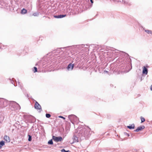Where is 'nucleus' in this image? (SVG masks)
I'll list each match as a JSON object with an SVG mask.
<instances>
[{"label":"nucleus","instance_id":"obj_32","mask_svg":"<svg viewBox=\"0 0 152 152\" xmlns=\"http://www.w3.org/2000/svg\"><path fill=\"white\" fill-rule=\"evenodd\" d=\"M104 72H107V73H108V71H106V70H105V71H104Z\"/></svg>","mask_w":152,"mask_h":152},{"label":"nucleus","instance_id":"obj_36","mask_svg":"<svg viewBox=\"0 0 152 152\" xmlns=\"http://www.w3.org/2000/svg\"><path fill=\"white\" fill-rule=\"evenodd\" d=\"M20 88H21V89H22V86H21V87Z\"/></svg>","mask_w":152,"mask_h":152},{"label":"nucleus","instance_id":"obj_5","mask_svg":"<svg viewBox=\"0 0 152 152\" xmlns=\"http://www.w3.org/2000/svg\"><path fill=\"white\" fill-rule=\"evenodd\" d=\"M34 107L35 109L39 110V112H41L42 111L41 106L36 101L34 105Z\"/></svg>","mask_w":152,"mask_h":152},{"label":"nucleus","instance_id":"obj_25","mask_svg":"<svg viewBox=\"0 0 152 152\" xmlns=\"http://www.w3.org/2000/svg\"><path fill=\"white\" fill-rule=\"evenodd\" d=\"M124 3L126 4H129L128 2V1H124Z\"/></svg>","mask_w":152,"mask_h":152},{"label":"nucleus","instance_id":"obj_11","mask_svg":"<svg viewBox=\"0 0 152 152\" xmlns=\"http://www.w3.org/2000/svg\"><path fill=\"white\" fill-rule=\"evenodd\" d=\"M4 139L5 141L7 142H10V139L9 136H5L4 137Z\"/></svg>","mask_w":152,"mask_h":152},{"label":"nucleus","instance_id":"obj_35","mask_svg":"<svg viewBox=\"0 0 152 152\" xmlns=\"http://www.w3.org/2000/svg\"><path fill=\"white\" fill-rule=\"evenodd\" d=\"M126 54L127 56L128 55L127 54V53H126Z\"/></svg>","mask_w":152,"mask_h":152},{"label":"nucleus","instance_id":"obj_19","mask_svg":"<svg viewBox=\"0 0 152 152\" xmlns=\"http://www.w3.org/2000/svg\"><path fill=\"white\" fill-rule=\"evenodd\" d=\"M140 118L141 120V123H143L145 121V119L144 118L142 117H141Z\"/></svg>","mask_w":152,"mask_h":152},{"label":"nucleus","instance_id":"obj_33","mask_svg":"<svg viewBox=\"0 0 152 152\" xmlns=\"http://www.w3.org/2000/svg\"><path fill=\"white\" fill-rule=\"evenodd\" d=\"M18 84L19 85H20V82H18Z\"/></svg>","mask_w":152,"mask_h":152},{"label":"nucleus","instance_id":"obj_27","mask_svg":"<svg viewBox=\"0 0 152 152\" xmlns=\"http://www.w3.org/2000/svg\"><path fill=\"white\" fill-rule=\"evenodd\" d=\"M90 1L91 4H92L94 2L93 0H90Z\"/></svg>","mask_w":152,"mask_h":152},{"label":"nucleus","instance_id":"obj_12","mask_svg":"<svg viewBox=\"0 0 152 152\" xmlns=\"http://www.w3.org/2000/svg\"><path fill=\"white\" fill-rule=\"evenodd\" d=\"M135 125L134 124H132L129 126H127V127L129 129H133L134 128Z\"/></svg>","mask_w":152,"mask_h":152},{"label":"nucleus","instance_id":"obj_18","mask_svg":"<svg viewBox=\"0 0 152 152\" xmlns=\"http://www.w3.org/2000/svg\"><path fill=\"white\" fill-rule=\"evenodd\" d=\"M61 152H70V151L67 150L66 151L64 149H63L61 150Z\"/></svg>","mask_w":152,"mask_h":152},{"label":"nucleus","instance_id":"obj_8","mask_svg":"<svg viewBox=\"0 0 152 152\" xmlns=\"http://www.w3.org/2000/svg\"><path fill=\"white\" fill-rule=\"evenodd\" d=\"M77 136L75 135H74L73 137V140L74 142H78V138H80L77 135Z\"/></svg>","mask_w":152,"mask_h":152},{"label":"nucleus","instance_id":"obj_2","mask_svg":"<svg viewBox=\"0 0 152 152\" xmlns=\"http://www.w3.org/2000/svg\"><path fill=\"white\" fill-rule=\"evenodd\" d=\"M10 108L12 110H19L20 109V105L15 102L11 101L9 103Z\"/></svg>","mask_w":152,"mask_h":152},{"label":"nucleus","instance_id":"obj_28","mask_svg":"<svg viewBox=\"0 0 152 152\" xmlns=\"http://www.w3.org/2000/svg\"><path fill=\"white\" fill-rule=\"evenodd\" d=\"M14 82L13 81H12V83L13 85H14V86H15V85L14 84Z\"/></svg>","mask_w":152,"mask_h":152},{"label":"nucleus","instance_id":"obj_10","mask_svg":"<svg viewBox=\"0 0 152 152\" xmlns=\"http://www.w3.org/2000/svg\"><path fill=\"white\" fill-rule=\"evenodd\" d=\"M148 72V70L146 68L145 66H144L143 70L142 73L145 75H147Z\"/></svg>","mask_w":152,"mask_h":152},{"label":"nucleus","instance_id":"obj_20","mask_svg":"<svg viewBox=\"0 0 152 152\" xmlns=\"http://www.w3.org/2000/svg\"><path fill=\"white\" fill-rule=\"evenodd\" d=\"M34 72H37V68L36 67H34V69L33 70Z\"/></svg>","mask_w":152,"mask_h":152},{"label":"nucleus","instance_id":"obj_16","mask_svg":"<svg viewBox=\"0 0 152 152\" xmlns=\"http://www.w3.org/2000/svg\"><path fill=\"white\" fill-rule=\"evenodd\" d=\"M48 144L50 145H52L53 144V142L52 141V139H51L49 140L48 142Z\"/></svg>","mask_w":152,"mask_h":152},{"label":"nucleus","instance_id":"obj_6","mask_svg":"<svg viewBox=\"0 0 152 152\" xmlns=\"http://www.w3.org/2000/svg\"><path fill=\"white\" fill-rule=\"evenodd\" d=\"M74 66V64H72L71 63L69 64L67 67V69L69 70H72Z\"/></svg>","mask_w":152,"mask_h":152},{"label":"nucleus","instance_id":"obj_24","mask_svg":"<svg viewBox=\"0 0 152 152\" xmlns=\"http://www.w3.org/2000/svg\"><path fill=\"white\" fill-rule=\"evenodd\" d=\"M115 1H118V2H123V0H114Z\"/></svg>","mask_w":152,"mask_h":152},{"label":"nucleus","instance_id":"obj_13","mask_svg":"<svg viewBox=\"0 0 152 152\" xmlns=\"http://www.w3.org/2000/svg\"><path fill=\"white\" fill-rule=\"evenodd\" d=\"M4 145V142L3 141H0V149Z\"/></svg>","mask_w":152,"mask_h":152},{"label":"nucleus","instance_id":"obj_21","mask_svg":"<svg viewBox=\"0 0 152 152\" xmlns=\"http://www.w3.org/2000/svg\"><path fill=\"white\" fill-rule=\"evenodd\" d=\"M51 116V115L49 113H46V117L47 118H49Z\"/></svg>","mask_w":152,"mask_h":152},{"label":"nucleus","instance_id":"obj_9","mask_svg":"<svg viewBox=\"0 0 152 152\" xmlns=\"http://www.w3.org/2000/svg\"><path fill=\"white\" fill-rule=\"evenodd\" d=\"M66 15H54V18H62L66 16Z\"/></svg>","mask_w":152,"mask_h":152},{"label":"nucleus","instance_id":"obj_1","mask_svg":"<svg viewBox=\"0 0 152 152\" xmlns=\"http://www.w3.org/2000/svg\"><path fill=\"white\" fill-rule=\"evenodd\" d=\"M91 129L88 126L83 128L78 134V136L81 140L88 138L91 135Z\"/></svg>","mask_w":152,"mask_h":152},{"label":"nucleus","instance_id":"obj_14","mask_svg":"<svg viewBox=\"0 0 152 152\" xmlns=\"http://www.w3.org/2000/svg\"><path fill=\"white\" fill-rule=\"evenodd\" d=\"M27 12V10L24 8H23L21 11V13L22 14H25Z\"/></svg>","mask_w":152,"mask_h":152},{"label":"nucleus","instance_id":"obj_15","mask_svg":"<svg viewBox=\"0 0 152 152\" xmlns=\"http://www.w3.org/2000/svg\"><path fill=\"white\" fill-rule=\"evenodd\" d=\"M145 31L148 34H152V31L151 30H145Z\"/></svg>","mask_w":152,"mask_h":152},{"label":"nucleus","instance_id":"obj_30","mask_svg":"<svg viewBox=\"0 0 152 152\" xmlns=\"http://www.w3.org/2000/svg\"><path fill=\"white\" fill-rule=\"evenodd\" d=\"M33 118V121H35V118L34 117Z\"/></svg>","mask_w":152,"mask_h":152},{"label":"nucleus","instance_id":"obj_31","mask_svg":"<svg viewBox=\"0 0 152 152\" xmlns=\"http://www.w3.org/2000/svg\"><path fill=\"white\" fill-rule=\"evenodd\" d=\"M126 134L128 136H129V135L128 134H127V133H126Z\"/></svg>","mask_w":152,"mask_h":152},{"label":"nucleus","instance_id":"obj_22","mask_svg":"<svg viewBox=\"0 0 152 152\" xmlns=\"http://www.w3.org/2000/svg\"><path fill=\"white\" fill-rule=\"evenodd\" d=\"M28 140L30 141L31 140V136L30 135H28Z\"/></svg>","mask_w":152,"mask_h":152},{"label":"nucleus","instance_id":"obj_4","mask_svg":"<svg viewBox=\"0 0 152 152\" xmlns=\"http://www.w3.org/2000/svg\"><path fill=\"white\" fill-rule=\"evenodd\" d=\"M52 139L56 142H61L63 140V138L61 137H56L53 136Z\"/></svg>","mask_w":152,"mask_h":152},{"label":"nucleus","instance_id":"obj_26","mask_svg":"<svg viewBox=\"0 0 152 152\" xmlns=\"http://www.w3.org/2000/svg\"><path fill=\"white\" fill-rule=\"evenodd\" d=\"M59 117L60 118H62L64 120L65 119V118L64 117H63V116H59Z\"/></svg>","mask_w":152,"mask_h":152},{"label":"nucleus","instance_id":"obj_23","mask_svg":"<svg viewBox=\"0 0 152 152\" xmlns=\"http://www.w3.org/2000/svg\"><path fill=\"white\" fill-rule=\"evenodd\" d=\"M72 116H73V117H76L77 118V117H76V116H75V115H70L68 116V117H69V118H70Z\"/></svg>","mask_w":152,"mask_h":152},{"label":"nucleus","instance_id":"obj_29","mask_svg":"<svg viewBox=\"0 0 152 152\" xmlns=\"http://www.w3.org/2000/svg\"><path fill=\"white\" fill-rule=\"evenodd\" d=\"M150 89H151V90L152 91V85L151 86V87Z\"/></svg>","mask_w":152,"mask_h":152},{"label":"nucleus","instance_id":"obj_17","mask_svg":"<svg viewBox=\"0 0 152 152\" xmlns=\"http://www.w3.org/2000/svg\"><path fill=\"white\" fill-rule=\"evenodd\" d=\"M39 15V12H37L35 13H34L33 14V15L34 16H37Z\"/></svg>","mask_w":152,"mask_h":152},{"label":"nucleus","instance_id":"obj_7","mask_svg":"<svg viewBox=\"0 0 152 152\" xmlns=\"http://www.w3.org/2000/svg\"><path fill=\"white\" fill-rule=\"evenodd\" d=\"M145 128V126H142L138 127L136 129H135L134 131L138 132L141 131L142 129H144Z\"/></svg>","mask_w":152,"mask_h":152},{"label":"nucleus","instance_id":"obj_3","mask_svg":"<svg viewBox=\"0 0 152 152\" xmlns=\"http://www.w3.org/2000/svg\"><path fill=\"white\" fill-rule=\"evenodd\" d=\"M0 107L2 108L7 107L9 104L8 101L4 99H0Z\"/></svg>","mask_w":152,"mask_h":152},{"label":"nucleus","instance_id":"obj_34","mask_svg":"<svg viewBox=\"0 0 152 152\" xmlns=\"http://www.w3.org/2000/svg\"><path fill=\"white\" fill-rule=\"evenodd\" d=\"M83 46H84V47H85V45H82L81 46H82V47H83Z\"/></svg>","mask_w":152,"mask_h":152}]
</instances>
